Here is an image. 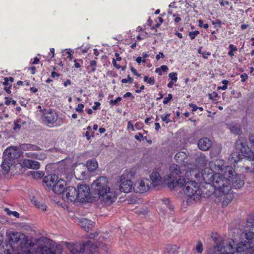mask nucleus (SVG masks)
<instances>
[{"label": "nucleus", "mask_w": 254, "mask_h": 254, "mask_svg": "<svg viewBox=\"0 0 254 254\" xmlns=\"http://www.w3.org/2000/svg\"><path fill=\"white\" fill-rule=\"evenodd\" d=\"M224 165L222 159L211 161L209 163V168H205L201 174L204 183L213 186L216 194L218 195L229 190L230 179L234 176L233 167Z\"/></svg>", "instance_id": "obj_1"}, {"label": "nucleus", "mask_w": 254, "mask_h": 254, "mask_svg": "<svg viewBox=\"0 0 254 254\" xmlns=\"http://www.w3.org/2000/svg\"><path fill=\"white\" fill-rule=\"evenodd\" d=\"M185 176L188 181H186L185 178H179L177 179L173 176V174H169L166 180L168 181V187L171 190L175 189L177 187L182 188L185 185L183 191L185 195L188 197L187 203L189 205L193 201L200 200L202 197L198 183L191 180L193 176L194 178H198L200 176V173L195 170H192L187 171Z\"/></svg>", "instance_id": "obj_2"}, {"label": "nucleus", "mask_w": 254, "mask_h": 254, "mask_svg": "<svg viewBox=\"0 0 254 254\" xmlns=\"http://www.w3.org/2000/svg\"><path fill=\"white\" fill-rule=\"evenodd\" d=\"M108 183L107 177H100L94 181L91 187L95 194H98V198L102 204L110 205L116 201L117 193L110 189Z\"/></svg>", "instance_id": "obj_3"}, {"label": "nucleus", "mask_w": 254, "mask_h": 254, "mask_svg": "<svg viewBox=\"0 0 254 254\" xmlns=\"http://www.w3.org/2000/svg\"><path fill=\"white\" fill-rule=\"evenodd\" d=\"M212 239L214 241L213 249L215 252L225 251H231L234 250V241L231 240L227 245H224V240L223 238L220 236H212Z\"/></svg>", "instance_id": "obj_4"}, {"label": "nucleus", "mask_w": 254, "mask_h": 254, "mask_svg": "<svg viewBox=\"0 0 254 254\" xmlns=\"http://www.w3.org/2000/svg\"><path fill=\"white\" fill-rule=\"evenodd\" d=\"M41 113H42V120L45 123L54 127L58 126V115L55 111L51 109H43L41 110Z\"/></svg>", "instance_id": "obj_5"}, {"label": "nucleus", "mask_w": 254, "mask_h": 254, "mask_svg": "<svg viewBox=\"0 0 254 254\" xmlns=\"http://www.w3.org/2000/svg\"><path fill=\"white\" fill-rule=\"evenodd\" d=\"M245 236L246 247L244 249V252L241 253L254 254V226L252 228L251 231L246 230Z\"/></svg>", "instance_id": "obj_6"}, {"label": "nucleus", "mask_w": 254, "mask_h": 254, "mask_svg": "<svg viewBox=\"0 0 254 254\" xmlns=\"http://www.w3.org/2000/svg\"><path fill=\"white\" fill-rule=\"evenodd\" d=\"M78 201L80 202L91 201L89 187L86 184L80 185L77 190Z\"/></svg>", "instance_id": "obj_7"}, {"label": "nucleus", "mask_w": 254, "mask_h": 254, "mask_svg": "<svg viewBox=\"0 0 254 254\" xmlns=\"http://www.w3.org/2000/svg\"><path fill=\"white\" fill-rule=\"evenodd\" d=\"M63 198L67 202L78 201L77 190L75 187H67L63 194Z\"/></svg>", "instance_id": "obj_8"}, {"label": "nucleus", "mask_w": 254, "mask_h": 254, "mask_svg": "<svg viewBox=\"0 0 254 254\" xmlns=\"http://www.w3.org/2000/svg\"><path fill=\"white\" fill-rule=\"evenodd\" d=\"M20 157V153L16 147L11 146L7 148L4 151L3 157L6 158L9 161L14 162V159Z\"/></svg>", "instance_id": "obj_9"}, {"label": "nucleus", "mask_w": 254, "mask_h": 254, "mask_svg": "<svg viewBox=\"0 0 254 254\" xmlns=\"http://www.w3.org/2000/svg\"><path fill=\"white\" fill-rule=\"evenodd\" d=\"M136 192L139 193H143L148 191L151 187V182L146 178H143L140 181H138L135 185Z\"/></svg>", "instance_id": "obj_10"}, {"label": "nucleus", "mask_w": 254, "mask_h": 254, "mask_svg": "<svg viewBox=\"0 0 254 254\" xmlns=\"http://www.w3.org/2000/svg\"><path fill=\"white\" fill-rule=\"evenodd\" d=\"M245 176L243 174L236 175L234 178L233 177L230 179V183H232V187L235 189H240L245 183Z\"/></svg>", "instance_id": "obj_11"}, {"label": "nucleus", "mask_w": 254, "mask_h": 254, "mask_svg": "<svg viewBox=\"0 0 254 254\" xmlns=\"http://www.w3.org/2000/svg\"><path fill=\"white\" fill-rule=\"evenodd\" d=\"M67 247L71 254H83L84 253L83 244L68 243Z\"/></svg>", "instance_id": "obj_12"}, {"label": "nucleus", "mask_w": 254, "mask_h": 254, "mask_svg": "<svg viewBox=\"0 0 254 254\" xmlns=\"http://www.w3.org/2000/svg\"><path fill=\"white\" fill-rule=\"evenodd\" d=\"M240 150L243 156L248 158L249 160L254 161V152L248 146L245 145L243 143H241Z\"/></svg>", "instance_id": "obj_13"}, {"label": "nucleus", "mask_w": 254, "mask_h": 254, "mask_svg": "<svg viewBox=\"0 0 254 254\" xmlns=\"http://www.w3.org/2000/svg\"><path fill=\"white\" fill-rule=\"evenodd\" d=\"M66 185L65 181L63 179H60L56 182L52 190L57 194H61L64 193L65 191V187Z\"/></svg>", "instance_id": "obj_14"}, {"label": "nucleus", "mask_w": 254, "mask_h": 254, "mask_svg": "<svg viewBox=\"0 0 254 254\" xmlns=\"http://www.w3.org/2000/svg\"><path fill=\"white\" fill-rule=\"evenodd\" d=\"M58 179V177L56 175H49L45 177L43 179V185L47 187L48 189L52 190V189Z\"/></svg>", "instance_id": "obj_15"}, {"label": "nucleus", "mask_w": 254, "mask_h": 254, "mask_svg": "<svg viewBox=\"0 0 254 254\" xmlns=\"http://www.w3.org/2000/svg\"><path fill=\"white\" fill-rule=\"evenodd\" d=\"M57 248L50 246H41L38 248V254H58Z\"/></svg>", "instance_id": "obj_16"}, {"label": "nucleus", "mask_w": 254, "mask_h": 254, "mask_svg": "<svg viewBox=\"0 0 254 254\" xmlns=\"http://www.w3.org/2000/svg\"><path fill=\"white\" fill-rule=\"evenodd\" d=\"M197 145L198 148L203 151L208 150L212 145L211 141L207 137H203L199 139Z\"/></svg>", "instance_id": "obj_17"}, {"label": "nucleus", "mask_w": 254, "mask_h": 254, "mask_svg": "<svg viewBox=\"0 0 254 254\" xmlns=\"http://www.w3.org/2000/svg\"><path fill=\"white\" fill-rule=\"evenodd\" d=\"M21 236L25 237V235L16 232H12L10 234L9 242L5 244L11 245V246L13 247V244H17L20 242Z\"/></svg>", "instance_id": "obj_18"}, {"label": "nucleus", "mask_w": 254, "mask_h": 254, "mask_svg": "<svg viewBox=\"0 0 254 254\" xmlns=\"http://www.w3.org/2000/svg\"><path fill=\"white\" fill-rule=\"evenodd\" d=\"M22 165L29 169L37 170L40 168V163L38 161L30 159H24Z\"/></svg>", "instance_id": "obj_19"}, {"label": "nucleus", "mask_w": 254, "mask_h": 254, "mask_svg": "<svg viewBox=\"0 0 254 254\" xmlns=\"http://www.w3.org/2000/svg\"><path fill=\"white\" fill-rule=\"evenodd\" d=\"M231 186L230 185V188H229V190L227 192H222L223 194H222L220 195H218L216 194L215 188H214V194L217 197H221L223 195L224 196V198H224L223 204H225V203H226L227 204L229 203L232 201L233 198H234L233 194L232 192H230V191L231 190Z\"/></svg>", "instance_id": "obj_20"}, {"label": "nucleus", "mask_w": 254, "mask_h": 254, "mask_svg": "<svg viewBox=\"0 0 254 254\" xmlns=\"http://www.w3.org/2000/svg\"><path fill=\"white\" fill-rule=\"evenodd\" d=\"M132 183L130 180H126L123 182L120 186V190L122 192L128 193L132 189Z\"/></svg>", "instance_id": "obj_21"}, {"label": "nucleus", "mask_w": 254, "mask_h": 254, "mask_svg": "<svg viewBox=\"0 0 254 254\" xmlns=\"http://www.w3.org/2000/svg\"><path fill=\"white\" fill-rule=\"evenodd\" d=\"M150 178L154 187H157L161 184V178L157 172H152L150 175Z\"/></svg>", "instance_id": "obj_22"}, {"label": "nucleus", "mask_w": 254, "mask_h": 254, "mask_svg": "<svg viewBox=\"0 0 254 254\" xmlns=\"http://www.w3.org/2000/svg\"><path fill=\"white\" fill-rule=\"evenodd\" d=\"M242 159L239 152H234L230 155L228 160L231 165L235 166L236 164Z\"/></svg>", "instance_id": "obj_23"}, {"label": "nucleus", "mask_w": 254, "mask_h": 254, "mask_svg": "<svg viewBox=\"0 0 254 254\" xmlns=\"http://www.w3.org/2000/svg\"><path fill=\"white\" fill-rule=\"evenodd\" d=\"M11 245L5 244L0 248V254H17Z\"/></svg>", "instance_id": "obj_24"}, {"label": "nucleus", "mask_w": 254, "mask_h": 254, "mask_svg": "<svg viewBox=\"0 0 254 254\" xmlns=\"http://www.w3.org/2000/svg\"><path fill=\"white\" fill-rule=\"evenodd\" d=\"M81 227L86 231H89L93 227V222L87 219H82L80 222Z\"/></svg>", "instance_id": "obj_25"}, {"label": "nucleus", "mask_w": 254, "mask_h": 254, "mask_svg": "<svg viewBox=\"0 0 254 254\" xmlns=\"http://www.w3.org/2000/svg\"><path fill=\"white\" fill-rule=\"evenodd\" d=\"M228 127L231 132L235 134H240L242 132L241 126L236 123H232L228 125Z\"/></svg>", "instance_id": "obj_26"}, {"label": "nucleus", "mask_w": 254, "mask_h": 254, "mask_svg": "<svg viewBox=\"0 0 254 254\" xmlns=\"http://www.w3.org/2000/svg\"><path fill=\"white\" fill-rule=\"evenodd\" d=\"M14 162L9 161L6 158L3 157V161L1 164L2 171L5 174H7L10 170V167Z\"/></svg>", "instance_id": "obj_27"}, {"label": "nucleus", "mask_w": 254, "mask_h": 254, "mask_svg": "<svg viewBox=\"0 0 254 254\" xmlns=\"http://www.w3.org/2000/svg\"><path fill=\"white\" fill-rule=\"evenodd\" d=\"M84 246V250L86 248L89 249V251L91 253L96 252V249L98 248L97 244L93 243L91 241L88 240L83 244Z\"/></svg>", "instance_id": "obj_28"}, {"label": "nucleus", "mask_w": 254, "mask_h": 254, "mask_svg": "<svg viewBox=\"0 0 254 254\" xmlns=\"http://www.w3.org/2000/svg\"><path fill=\"white\" fill-rule=\"evenodd\" d=\"M187 155L183 151H180L177 153L174 158L177 162L180 164L183 163L186 159H187Z\"/></svg>", "instance_id": "obj_29"}, {"label": "nucleus", "mask_w": 254, "mask_h": 254, "mask_svg": "<svg viewBox=\"0 0 254 254\" xmlns=\"http://www.w3.org/2000/svg\"><path fill=\"white\" fill-rule=\"evenodd\" d=\"M98 166V163L95 160H89L86 162L87 168L90 172L95 171L97 168Z\"/></svg>", "instance_id": "obj_30"}, {"label": "nucleus", "mask_w": 254, "mask_h": 254, "mask_svg": "<svg viewBox=\"0 0 254 254\" xmlns=\"http://www.w3.org/2000/svg\"><path fill=\"white\" fill-rule=\"evenodd\" d=\"M32 202L34 204V205L39 209L42 210L43 211H45L46 210L47 206L43 203H41L39 201H38L37 199H35L34 197L32 199Z\"/></svg>", "instance_id": "obj_31"}, {"label": "nucleus", "mask_w": 254, "mask_h": 254, "mask_svg": "<svg viewBox=\"0 0 254 254\" xmlns=\"http://www.w3.org/2000/svg\"><path fill=\"white\" fill-rule=\"evenodd\" d=\"M178 249V247L177 245H168L166 246L165 248L166 252L168 254H174L175 252H176Z\"/></svg>", "instance_id": "obj_32"}, {"label": "nucleus", "mask_w": 254, "mask_h": 254, "mask_svg": "<svg viewBox=\"0 0 254 254\" xmlns=\"http://www.w3.org/2000/svg\"><path fill=\"white\" fill-rule=\"evenodd\" d=\"M170 170L172 174L179 175L181 172L179 166L178 165L173 164L170 167Z\"/></svg>", "instance_id": "obj_33"}, {"label": "nucleus", "mask_w": 254, "mask_h": 254, "mask_svg": "<svg viewBox=\"0 0 254 254\" xmlns=\"http://www.w3.org/2000/svg\"><path fill=\"white\" fill-rule=\"evenodd\" d=\"M97 59V58H95V60L90 61L89 66L91 67V70L89 72H94L96 70L97 63L96 60Z\"/></svg>", "instance_id": "obj_34"}, {"label": "nucleus", "mask_w": 254, "mask_h": 254, "mask_svg": "<svg viewBox=\"0 0 254 254\" xmlns=\"http://www.w3.org/2000/svg\"><path fill=\"white\" fill-rule=\"evenodd\" d=\"M22 252L23 254H35V251L31 246L26 248H22Z\"/></svg>", "instance_id": "obj_35"}, {"label": "nucleus", "mask_w": 254, "mask_h": 254, "mask_svg": "<svg viewBox=\"0 0 254 254\" xmlns=\"http://www.w3.org/2000/svg\"><path fill=\"white\" fill-rule=\"evenodd\" d=\"M23 149H26L29 150H41V148L40 147L34 145L32 144H26L24 145L23 147Z\"/></svg>", "instance_id": "obj_36"}, {"label": "nucleus", "mask_w": 254, "mask_h": 254, "mask_svg": "<svg viewBox=\"0 0 254 254\" xmlns=\"http://www.w3.org/2000/svg\"><path fill=\"white\" fill-rule=\"evenodd\" d=\"M143 81L150 85H153L155 83V80L153 77H149L147 76H145L143 78Z\"/></svg>", "instance_id": "obj_37"}, {"label": "nucleus", "mask_w": 254, "mask_h": 254, "mask_svg": "<svg viewBox=\"0 0 254 254\" xmlns=\"http://www.w3.org/2000/svg\"><path fill=\"white\" fill-rule=\"evenodd\" d=\"M195 250L197 253L199 254H201L203 252V245L202 242L200 241H198L196 243V245L195 247Z\"/></svg>", "instance_id": "obj_38"}, {"label": "nucleus", "mask_w": 254, "mask_h": 254, "mask_svg": "<svg viewBox=\"0 0 254 254\" xmlns=\"http://www.w3.org/2000/svg\"><path fill=\"white\" fill-rule=\"evenodd\" d=\"M31 175L34 179H39L43 177L44 173L43 172H40L39 171H33Z\"/></svg>", "instance_id": "obj_39"}, {"label": "nucleus", "mask_w": 254, "mask_h": 254, "mask_svg": "<svg viewBox=\"0 0 254 254\" xmlns=\"http://www.w3.org/2000/svg\"><path fill=\"white\" fill-rule=\"evenodd\" d=\"M170 116V114L166 113L161 116V119L163 122H165L166 124H168L171 122V121L169 119Z\"/></svg>", "instance_id": "obj_40"}, {"label": "nucleus", "mask_w": 254, "mask_h": 254, "mask_svg": "<svg viewBox=\"0 0 254 254\" xmlns=\"http://www.w3.org/2000/svg\"><path fill=\"white\" fill-rule=\"evenodd\" d=\"M169 77L171 79V81L176 83L178 80L177 73L172 72L169 74Z\"/></svg>", "instance_id": "obj_41"}, {"label": "nucleus", "mask_w": 254, "mask_h": 254, "mask_svg": "<svg viewBox=\"0 0 254 254\" xmlns=\"http://www.w3.org/2000/svg\"><path fill=\"white\" fill-rule=\"evenodd\" d=\"M199 34V32L198 30L190 31L189 33V36L191 40H193Z\"/></svg>", "instance_id": "obj_42"}, {"label": "nucleus", "mask_w": 254, "mask_h": 254, "mask_svg": "<svg viewBox=\"0 0 254 254\" xmlns=\"http://www.w3.org/2000/svg\"><path fill=\"white\" fill-rule=\"evenodd\" d=\"M222 83L224 85L222 86H218V89H222L223 90H226L227 89V85L229 83V81L226 79L223 80Z\"/></svg>", "instance_id": "obj_43"}, {"label": "nucleus", "mask_w": 254, "mask_h": 254, "mask_svg": "<svg viewBox=\"0 0 254 254\" xmlns=\"http://www.w3.org/2000/svg\"><path fill=\"white\" fill-rule=\"evenodd\" d=\"M162 201L169 209H172L173 208L169 198H164L162 200Z\"/></svg>", "instance_id": "obj_44"}, {"label": "nucleus", "mask_w": 254, "mask_h": 254, "mask_svg": "<svg viewBox=\"0 0 254 254\" xmlns=\"http://www.w3.org/2000/svg\"><path fill=\"white\" fill-rule=\"evenodd\" d=\"M247 225L249 229L248 231H251L252 227H254V219H249L247 220Z\"/></svg>", "instance_id": "obj_45"}, {"label": "nucleus", "mask_w": 254, "mask_h": 254, "mask_svg": "<svg viewBox=\"0 0 254 254\" xmlns=\"http://www.w3.org/2000/svg\"><path fill=\"white\" fill-rule=\"evenodd\" d=\"M122 100V98L121 97H118L115 100H111L109 101V104L111 106H115L117 105V104L121 101Z\"/></svg>", "instance_id": "obj_46"}, {"label": "nucleus", "mask_w": 254, "mask_h": 254, "mask_svg": "<svg viewBox=\"0 0 254 254\" xmlns=\"http://www.w3.org/2000/svg\"><path fill=\"white\" fill-rule=\"evenodd\" d=\"M173 98L172 94L169 93L168 94L167 97L164 98L163 103L164 104H167Z\"/></svg>", "instance_id": "obj_47"}, {"label": "nucleus", "mask_w": 254, "mask_h": 254, "mask_svg": "<svg viewBox=\"0 0 254 254\" xmlns=\"http://www.w3.org/2000/svg\"><path fill=\"white\" fill-rule=\"evenodd\" d=\"M84 105L83 104H78L77 107L75 108V111L78 113H82L83 112Z\"/></svg>", "instance_id": "obj_48"}, {"label": "nucleus", "mask_w": 254, "mask_h": 254, "mask_svg": "<svg viewBox=\"0 0 254 254\" xmlns=\"http://www.w3.org/2000/svg\"><path fill=\"white\" fill-rule=\"evenodd\" d=\"M37 159L40 160H44L47 158L46 154L44 153H37Z\"/></svg>", "instance_id": "obj_49"}, {"label": "nucleus", "mask_w": 254, "mask_h": 254, "mask_svg": "<svg viewBox=\"0 0 254 254\" xmlns=\"http://www.w3.org/2000/svg\"><path fill=\"white\" fill-rule=\"evenodd\" d=\"M37 153H34V152H27L26 153L25 156L28 158H31L32 159H37Z\"/></svg>", "instance_id": "obj_50"}, {"label": "nucleus", "mask_w": 254, "mask_h": 254, "mask_svg": "<svg viewBox=\"0 0 254 254\" xmlns=\"http://www.w3.org/2000/svg\"><path fill=\"white\" fill-rule=\"evenodd\" d=\"M173 17L175 18L174 22L176 24L179 23L182 20L181 18L180 17V15L178 14H173Z\"/></svg>", "instance_id": "obj_51"}, {"label": "nucleus", "mask_w": 254, "mask_h": 254, "mask_svg": "<svg viewBox=\"0 0 254 254\" xmlns=\"http://www.w3.org/2000/svg\"><path fill=\"white\" fill-rule=\"evenodd\" d=\"M212 24L214 25H215V26H217L218 27H221L222 25V22L221 20L219 19H216L215 21H212Z\"/></svg>", "instance_id": "obj_52"}, {"label": "nucleus", "mask_w": 254, "mask_h": 254, "mask_svg": "<svg viewBox=\"0 0 254 254\" xmlns=\"http://www.w3.org/2000/svg\"><path fill=\"white\" fill-rule=\"evenodd\" d=\"M73 62L74 63V66L76 68H79V67H80V66H81L80 63H79L78 62H79L82 63V60L81 59H80V60H78L75 59L73 61Z\"/></svg>", "instance_id": "obj_53"}, {"label": "nucleus", "mask_w": 254, "mask_h": 254, "mask_svg": "<svg viewBox=\"0 0 254 254\" xmlns=\"http://www.w3.org/2000/svg\"><path fill=\"white\" fill-rule=\"evenodd\" d=\"M240 77L241 78V81L244 82L248 79V76L247 73H244L241 74Z\"/></svg>", "instance_id": "obj_54"}, {"label": "nucleus", "mask_w": 254, "mask_h": 254, "mask_svg": "<svg viewBox=\"0 0 254 254\" xmlns=\"http://www.w3.org/2000/svg\"><path fill=\"white\" fill-rule=\"evenodd\" d=\"M219 3L222 6H224L226 5H229L230 2L227 0H219Z\"/></svg>", "instance_id": "obj_55"}, {"label": "nucleus", "mask_w": 254, "mask_h": 254, "mask_svg": "<svg viewBox=\"0 0 254 254\" xmlns=\"http://www.w3.org/2000/svg\"><path fill=\"white\" fill-rule=\"evenodd\" d=\"M211 55V53L209 51L207 52H203L202 53V56L204 59H207L208 58V56Z\"/></svg>", "instance_id": "obj_56"}, {"label": "nucleus", "mask_w": 254, "mask_h": 254, "mask_svg": "<svg viewBox=\"0 0 254 254\" xmlns=\"http://www.w3.org/2000/svg\"><path fill=\"white\" fill-rule=\"evenodd\" d=\"M165 57V56L164 55V54L162 52H159L158 54H157L156 56V59L157 61H158L160 60V58H164Z\"/></svg>", "instance_id": "obj_57"}, {"label": "nucleus", "mask_w": 254, "mask_h": 254, "mask_svg": "<svg viewBox=\"0 0 254 254\" xmlns=\"http://www.w3.org/2000/svg\"><path fill=\"white\" fill-rule=\"evenodd\" d=\"M100 105V103H99V102H95L94 103V105L92 107V109L94 110H96L99 108Z\"/></svg>", "instance_id": "obj_58"}, {"label": "nucleus", "mask_w": 254, "mask_h": 254, "mask_svg": "<svg viewBox=\"0 0 254 254\" xmlns=\"http://www.w3.org/2000/svg\"><path fill=\"white\" fill-rule=\"evenodd\" d=\"M189 106L192 108V112H195L198 109V107L195 104L190 103Z\"/></svg>", "instance_id": "obj_59"}, {"label": "nucleus", "mask_w": 254, "mask_h": 254, "mask_svg": "<svg viewBox=\"0 0 254 254\" xmlns=\"http://www.w3.org/2000/svg\"><path fill=\"white\" fill-rule=\"evenodd\" d=\"M134 138H135V139L140 141L141 138H143V136L142 133H138L137 134H136L134 136Z\"/></svg>", "instance_id": "obj_60"}, {"label": "nucleus", "mask_w": 254, "mask_h": 254, "mask_svg": "<svg viewBox=\"0 0 254 254\" xmlns=\"http://www.w3.org/2000/svg\"><path fill=\"white\" fill-rule=\"evenodd\" d=\"M136 62L138 64H140L141 62L145 63H146V60L145 59H142V58L141 57H138L136 59Z\"/></svg>", "instance_id": "obj_61"}, {"label": "nucleus", "mask_w": 254, "mask_h": 254, "mask_svg": "<svg viewBox=\"0 0 254 254\" xmlns=\"http://www.w3.org/2000/svg\"><path fill=\"white\" fill-rule=\"evenodd\" d=\"M131 71L132 72V73L134 75H136V76H139L140 75V74H139L136 70L133 68V67H130V68Z\"/></svg>", "instance_id": "obj_62"}, {"label": "nucleus", "mask_w": 254, "mask_h": 254, "mask_svg": "<svg viewBox=\"0 0 254 254\" xmlns=\"http://www.w3.org/2000/svg\"><path fill=\"white\" fill-rule=\"evenodd\" d=\"M230 51L235 52L237 51V48L233 44H230L229 46Z\"/></svg>", "instance_id": "obj_63"}, {"label": "nucleus", "mask_w": 254, "mask_h": 254, "mask_svg": "<svg viewBox=\"0 0 254 254\" xmlns=\"http://www.w3.org/2000/svg\"><path fill=\"white\" fill-rule=\"evenodd\" d=\"M245 169L250 172L253 173V174L254 175V166H252L251 168L250 167H246L245 168Z\"/></svg>", "instance_id": "obj_64"}]
</instances>
